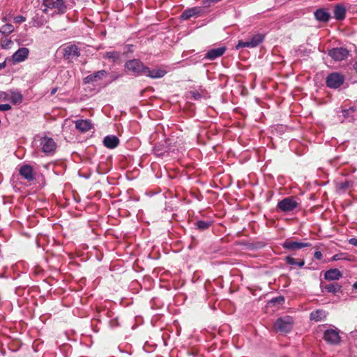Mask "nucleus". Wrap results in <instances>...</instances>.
Here are the masks:
<instances>
[{
    "label": "nucleus",
    "instance_id": "nucleus-46",
    "mask_svg": "<svg viewBox=\"0 0 357 357\" xmlns=\"http://www.w3.org/2000/svg\"><path fill=\"white\" fill-rule=\"evenodd\" d=\"M331 260H332V261L335 260V256H333V257H331Z\"/></svg>",
    "mask_w": 357,
    "mask_h": 357
},
{
    "label": "nucleus",
    "instance_id": "nucleus-7",
    "mask_svg": "<svg viewBox=\"0 0 357 357\" xmlns=\"http://www.w3.org/2000/svg\"><path fill=\"white\" fill-rule=\"evenodd\" d=\"M40 146L43 153L51 154L55 151L56 144L52 138L44 137L40 139Z\"/></svg>",
    "mask_w": 357,
    "mask_h": 357
},
{
    "label": "nucleus",
    "instance_id": "nucleus-32",
    "mask_svg": "<svg viewBox=\"0 0 357 357\" xmlns=\"http://www.w3.org/2000/svg\"><path fill=\"white\" fill-rule=\"evenodd\" d=\"M189 95L190 97L194 98L195 100H199L202 98V95L199 92L197 91H191L189 92Z\"/></svg>",
    "mask_w": 357,
    "mask_h": 357
},
{
    "label": "nucleus",
    "instance_id": "nucleus-29",
    "mask_svg": "<svg viewBox=\"0 0 357 357\" xmlns=\"http://www.w3.org/2000/svg\"><path fill=\"white\" fill-rule=\"evenodd\" d=\"M196 225L197 228L199 229L200 230H205L209 227L210 222L203 220H199L197 222Z\"/></svg>",
    "mask_w": 357,
    "mask_h": 357
},
{
    "label": "nucleus",
    "instance_id": "nucleus-48",
    "mask_svg": "<svg viewBox=\"0 0 357 357\" xmlns=\"http://www.w3.org/2000/svg\"><path fill=\"white\" fill-rule=\"evenodd\" d=\"M335 257H336V260H337V259H340V258H339V257L337 258V255H335Z\"/></svg>",
    "mask_w": 357,
    "mask_h": 357
},
{
    "label": "nucleus",
    "instance_id": "nucleus-5",
    "mask_svg": "<svg viewBox=\"0 0 357 357\" xmlns=\"http://www.w3.org/2000/svg\"><path fill=\"white\" fill-rule=\"evenodd\" d=\"M298 206V203L294 197H286L278 203L277 207L280 211L287 213L292 211Z\"/></svg>",
    "mask_w": 357,
    "mask_h": 357
},
{
    "label": "nucleus",
    "instance_id": "nucleus-25",
    "mask_svg": "<svg viewBox=\"0 0 357 357\" xmlns=\"http://www.w3.org/2000/svg\"><path fill=\"white\" fill-rule=\"evenodd\" d=\"M286 261L287 264H289L290 265L298 266L299 267H302L305 264L304 260H303V259L298 260V259L291 257H287Z\"/></svg>",
    "mask_w": 357,
    "mask_h": 357
},
{
    "label": "nucleus",
    "instance_id": "nucleus-33",
    "mask_svg": "<svg viewBox=\"0 0 357 357\" xmlns=\"http://www.w3.org/2000/svg\"><path fill=\"white\" fill-rule=\"evenodd\" d=\"M25 20H26V18L24 16H22V15L16 16L14 18V22L15 23H17V24H20V23L23 22H24Z\"/></svg>",
    "mask_w": 357,
    "mask_h": 357
},
{
    "label": "nucleus",
    "instance_id": "nucleus-38",
    "mask_svg": "<svg viewBox=\"0 0 357 357\" xmlns=\"http://www.w3.org/2000/svg\"><path fill=\"white\" fill-rule=\"evenodd\" d=\"M349 242L350 244L357 246V239L356 238H352L349 239Z\"/></svg>",
    "mask_w": 357,
    "mask_h": 357
},
{
    "label": "nucleus",
    "instance_id": "nucleus-20",
    "mask_svg": "<svg viewBox=\"0 0 357 357\" xmlns=\"http://www.w3.org/2000/svg\"><path fill=\"white\" fill-rule=\"evenodd\" d=\"M102 57L105 59H107L112 62H118L121 58V53L116 51L107 52L104 53Z\"/></svg>",
    "mask_w": 357,
    "mask_h": 357
},
{
    "label": "nucleus",
    "instance_id": "nucleus-39",
    "mask_svg": "<svg viewBox=\"0 0 357 357\" xmlns=\"http://www.w3.org/2000/svg\"><path fill=\"white\" fill-rule=\"evenodd\" d=\"M328 55L332 58L335 59V49H331L328 52Z\"/></svg>",
    "mask_w": 357,
    "mask_h": 357
},
{
    "label": "nucleus",
    "instance_id": "nucleus-10",
    "mask_svg": "<svg viewBox=\"0 0 357 357\" xmlns=\"http://www.w3.org/2000/svg\"><path fill=\"white\" fill-rule=\"evenodd\" d=\"M29 54V50L26 47H22L17 50L12 56L13 62L20 63L25 61Z\"/></svg>",
    "mask_w": 357,
    "mask_h": 357
},
{
    "label": "nucleus",
    "instance_id": "nucleus-1",
    "mask_svg": "<svg viewBox=\"0 0 357 357\" xmlns=\"http://www.w3.org/2000/svg\"><path fill=\"white\" fill-rule=\"evenodd\" d=\"M43 6L45 7L43 10L44 13H47L51 10L52 15L63 13L66 9L63 0H43Z\"/></svg>",
    "mask_w": 357,
    "mask_h": 357
},
{
    "label": "nucleus",
    "instance_id": "nucleus-12",
    "mask_svg": "<svg viewBox=\"0 0 357 357\" xmlns=\"http://www.w3.org/2000/svg\"><path fill=\"white\" fill-rule=\"evenodd\" d=\"M202 11V10L201 8L193 7V8H191L184 10L181 15V18L183 20H186L190 19V17H197V16L200 15Z\"/></svg>",
    "mask_w": 357,
    "mask_h": 357
},
{
    "label": "nucleus",
    "instance_id": "nucleus-15",
    "mask_svg": "<svg viewBox=\"0 0 357 357\" xmlns=\"http://www.w3.org/2000/svg\"><path fill=\"white\" fill-rule=\"evenodd\" d=\"M4 94V99L10 100L13 104H19L23 99L22 95L19 91H10Z\"/></svg>",
    "mask_w": 357,
    "mask_h": 357
},
{
    "label": "nucleus",
    "instance_id": "nucleus-24",
    "mask_svg": "<svg viewBox=\"0 0 357 357\" xmlns=\"http://www.w3.org/2000/svg\"><path fill=\"white\" fill-rule=\"evenodd\" d=\"M349 294L346 288L342 289L341 287H337L336 286V297L342 300H346Z\"/></svg>",
    "mask_w": 357,
    "mask_h": 357
},
{
    "label": "nucleus",
    "instance_id": "nucleus-2",
    "mask_svg": "<svg viewBox=\"0 0 357 357\" xmlns=\"http://www.w3.org/2000/svg\"><path fill=\"white\" fill-rule=\"evenodd\" d=\"M125 69L135 76L144 75L146 66L139 59H131L126 62Z\"/></svg>",
    "mask_w": 357,
    "mask_h": 357
},
{
    "label": "nucleus",
    "instance_id": "nucleus-22",
    "mask_svg": "<svg viewBox=\"0 0 357 357\" xmlns=\"http://www.w3.org/2000/svg\"><path fill=\"white\" fill-rule=\"evenodd\" d=\"M349 55V51L344 47H336V61L343 60Z\"/></svg>",
    "mask_w": 357,
    "mask_h": 357
},
{
    "label": "nucleus",
    "instance_id": "nucleus-13",
    "mask_svg": "<svg viewBox=\"0 0 357 357\" xmlns=\"http://www.w3.org/2000/svg\"><path fill=\"white\" fill-rule=\"evenodd\" d=\"M166 73L165 70L161 68L150 69L149 67L146 66L144 75L153 79H157L164 77Z\"/></svg>",
    "mask_w": 357,
    "mask_h": 357
},
{
    "label": "nucleus",
    "instance_id": "nucleus-6",
    "mask_svg": "<svg viewBox=\"0 0 357 357\" xmlns=\"http://www.w3.org/2000/svg\"><path fill=\"white\" fill-rule=\"evenodd\" d=\"M63 55L64 59L71 61L80 56V50L77 45L69 43L63 47Z\"/></svg>",
    "mask_w": 357,
    "mask_h": 357
},
{
    "label": "nucleus",
    "instance_id": "nucleus-28",
    "mask_svg": "<svg viewBox=\"0 0 357 357\" xmlns=\"http://www.w3.org/2000/svg\"><path fill=\"white\" fill-rule=\"evenodd\" d=\"M327 86L335 89V73H331L326 79Z\"/></svg>",
    "mask_w": 357,
    "mask_h": 357
},
{
    "label": "nucleus",
    "instance_id": "nucleus-3",
    "mask_svg": "<svg viewBox=\"0 0 357 357\" xmlns=\"http://www.w3.org/2000/svg\"><path fill=\"white\" fill-rule=\"evenodd\" d=\"M264 39V36L261 33H257L251 37V38L247 41H243L241 40H238V44L236 46V50H239L241 48L248 47V48H254L258 46L260 43L263 42Z\"/></svg>",
    "mask_w": 357,
    "mask_h": 357
},
{
    "label": "nucleus",
    "instance_id": "nucleus-17",
    "mask_svg": "<svg viewBox=\"0 0 357 357\" xmlns=\"http://www.w3.org/2000/svg\"><path fill=\"white\" fill-rule=\"evenodd\" d=\"M119 144V139L114 135H107L103 139V144L109 149H114Z\"/></svg>",
    "mask_w": 357,
    "mask_h": 357
},
{
    "label": "nucleus",
    "instance_id": "nucleus-11",
    "mask_svg": "<svg viewBox=\"0 0 357 357\" xmlns=\"http://www.w3.org/2000/svg\"><path fill=\"white\" fill-rule=\"evenodd\" d=\"M20 176L28 181H33L34 177L33 169L29 165H22L19 171Z\"/></svg>",
    "mask_w": 357,
    "mask_h": 357
},
{
    "label": "nucleus",
    "instance_id": "nucleus-9",
    "mask_svg": "<svg viewBox=\"0 0 357 357\" xmlns=\"http://www.w3.org/2000/svg\"><path fill=\"white\" fill-rule=\"evenodd\" d=\"M107 73L105 70H98L93 74L86 76L84 78V82L89 84H94L105 77Z\"/></svg>",
    "mask_w": 357,
    "mask_h": 357
},
{
    "label": "nucleus",
    "instance_id": "nucleus-23",
    "mask_svg": "<svg viewBox=\"0 0 357 357\" xmlns=\"http://www.w3.org/2000/svg\"><path fill=\"white\" fill-rule=\"evenodd\" d=\"M324 338L328 343L333 344L335 342V330H327L324 333Z\"/></svg>",
    "mask_w": 357,
    "mask_h": 357
},
{
    "label": "nucleus",
    "instance_id": "nucleus-4",
    "mask_svg": "<svg viewBox=\"0 0 357 357\" xmlns=\"http://www.w3.org/2000/svg\"><path fill=\"white\" fill-rule=\"evenodd\" d=\"M275 328L280 333L289 332L293 326V319L289 316H285L277 319L275 323Z\"/></svg>",
    "mask_w": 357,
    "mask_h": 357
},
{
    "label": "nucleus",
    "instance_id": "nucleus-18",
    "mask_svg": "<svg viewBox=\"0 0 357 357\" xmlns=\"http://www.w3.org/2000/svg\"><path fill=\"white\" fill-rule=\"evenodd\" d=\"M314 17L316 20L319 22H328L330 18V15L328 12L325 11L324 9H318L314 12Z\"/></svg>",
    "mask_w": 357,
    "mask_h": 357
},
{
    "label": "nucleus",
    "instance_id": "nucleus-14",
    "mask_svg": "<svg viewBox=\"0 0 357 357\" xmlns=\"http://www.w3.org/2000/svg\"><path fill=\"white\" fill-rule=\"evenodd\" d=\"M225 51L226 47H220L218 48L210 50L206 54L205 58L208 60L213 61L216 58L221 56L225 52Z\"/></svg>",
    "mask_w": 357,
    "mask_h": 357
},
{
    "label": "nucleus",
    "instance_id": "nucleus-35",
    "mask_svg": "<svg viewBox=\"0 0 357 357\" xmlns=\"http://www.w3.org/2000/svg\"><path fill=\"white\" fill-rule=\"evenodd\" d=\"M10 43H12V41L10 40L6 39V40L2 41L1 46H2L3 48L6 49V48H8L9 47V45Z\"/></svg>",
    "mask_w": 357,
    "mask_h": 357
},
{
    "label": "nucleus",
    "instance_id": "nucleus-8",
    "mask_svg": "<svg viewBox=\"0 0 357 357\" xmlns=\"http://www.w3.org/2000/svg\"><path fill=\"white\" fill-rule=\"evenodd\" d=\"M311 244L310 243H302L298 241H293L291 240L287 239L282 243V247L288 250L294 251L300 250L303 248L310 247Z\"/></svg>",
    "mask_w": 357,
    "mask_h": 357
},
{
    "label": "nucleus",
    "instance_id": "nucleus-27",
    "mask_svg": "<svg viewBox=\"0 0 357 357\" xmlns=\"http://www.w3.org/2000/svg\"><path fill=\"white\" fill-rule=\"evenodd\" d=\"M14 27L11 24H6L0 27V32L5 35L13 33Z\"/></svg>",
    "mask_w": 357,
    "mask_h": 357
},
{
    "label": "nucleus",
    "instance_id": "nucleus-45",
    "mask_svg": "<svg viewBox=\"0 0 357 357\" xmlns=\"http://www.w3.org/2000/svg\"><path fill=\"white\" fill-rule=\"evenodd\" d=\"M353 288L357 289V282H355L354 284H353Z\"/></svg>",
    "mask_w": 357,
    "mask_h": 357
},
{
    "label": "nucleus",
    "instance_id": "nucleus-40",
    "mask_svg": "<svg viewBox=\"0 0 357 357\" xmlns=\"http://www.w3.org/2000/svg\"><path fill=\"white\" fill-rule=\"evenodd\" d=\"M335 334H336V344L340 340V336L339 335V331H337V329L336 328V332H335Z\"/></svg>",
    "mask_w": 357,
    "mask_h": 357
},
{
    "label": "nucleus",
    "instance_id": "nucleus-37",
    "mask_svg": "<svg viewBox=\"0 0 357 357\" xmlns=\"http://www.w3.org/2000/svg\"><path fill=\"white\" fill-rule=\"evenodd\" d=\"M339 185H340V187H339L340 189L344 190V189L347 188V187H348V182L341 183Z\"/></svg>",
    "mask_w": 357,
    "mask_h": 357
},
{
    "label": "nucleus",
    "instance_id": "nucleus-41",
    "mask_svg": "<svg viewBox=\"0 0 357 357\" xmlns=\"http://www.w3.org/2000/svg\"><path fill=\"white\" fill-rule=\"evenodd\" d=\"M342 277V273L337 269H336V280Z\"/></svg>",
    "mask_w": 357,
    "mask_h": 357
},
{
    "label": "nucleus",
    "instance_id": "nucleus-43",
    "mask_svg": "<svg viewBox=\"0 0 357 357\" xmlns=\"http://www.w3.org/2000/svg\"><path fill=\"white\" fill-rule=\"evenodd\" d=\"M354 68L355 70H356V73H357V61L354 63Z\"/></svg>",
    "mask_w": 357,
    "mask_h": 357
},
{
    "label": "nucleus",
    "instance_id": "nucleus-16",
    "mask_svg": "<svg viewBox=\"0 0 357 357\" xmlns=\"http://www.w3.org/2000/svg\"><path fill=\"white\" fill-rule=\"evenodd\" d=\"M75 128L82 132L89 131L92 128V124L89 120L82 119L75 121Z\"/></svg>",
    "mask_w": 357,
    "mask_h": 357
},
{
    "label": "nucleus",
    "instance_id": "nucleus-44",
    "mask_svg": "<svg viewBox=\"0 0 357 357\" xmlns=\"http://www.w3.org/2000/svg\"><path fill=\"white\" fill-rule=\"evenodd\" d=\"M56 91V89H53L51 91V94H54Z\"/></svg>",
    "mask_w": 357,
    "mask_h": 357
},
{
    "label": "nucleus",
    "instance_id": "nucleus-36",
    "mask_svg": "<svg viewBox=\"0 0 357 357\" xmlns=\"http://www.w3.org/2000/svg\"><path fill=\"white\" fill-rule=\"evenodd\" d=\"M314 257L315 259L320 260L322 258V254L319 251H316L314 254Z\"/></svg>",
    "mask_w": 357,
    "mask_h": 357
},
{
    "label": "nucleus",
    "instance_id": "nucleus-34",
    "mask_svg": "<svg viewBox=\"0 0 357 357\" xmlns=\"http://www.w3.org/2000/svg\"><path fill=\"white\" fill-rule=\"evenodd\" d=\"M11 109V106L9 104H0V111H8Z\"/></svg>",
    "mask_w": 357,
    "mask_h": 357
},
{
    "label": "nucleus",
    "instance_id": "nucleus-30",
    "mask_svg": "<svg viewBox=\"0 0 357 357\" xmlns=\"http://www.w3.org/2000/svg\"><path fill=\"white\" fill-rule=\"evenodd\" d=\"M344 77L342 75L336 73V89L344 84Z\"/></svg>",
    "mask_w": 357,
    "mask_h": 357
},
{
    "label": "nucleus",
    "instance_id": "nucleus-26",
    "mask_svg": "<svg viewBox=\"0 0 357 357\" xmlns=\"http://www.w3.org/2000/svg\"><path fill=\"white\" fill-rule=\"evenodd\" d=\"M320 287L323 292H331L335 293V284H326L321 281Z\"/></svg>",
    "mask_w": 357,
    "mask_h": 357
},
{
    "label": "nucleus",
    "instance_id": "nucleus-19",
    "mask_svg": "<svg viewBox=\"0 0 357 357\" xmlns=\"http://www.w3.org/2000/svg\"><path fill=\"white\" fill-rule=\"evenodd\" d=\"M326 313L323 310H317L310 313V319L314 321H319L326 317Z\"/></svg>",
    "mask_w": 357,
    "mask_h": 357
},
{
    "label": "nucleus",
    "instance_id": "nucleus-31",
    "mask_svg": "<svg viewBox=\"0 0 357 357\" xmlns=\"http://www.w3.org/2000/svg\"><path fill=\"white\" fill-rule=\"evenodd\" d=\"M324 278L327 280H335V269H330L326 271L324 274Z\"/></svg>",
    "mask_w": 357,
    "mask_h": 357
},
{
    "label": "nucleus",
    "instance_id": "nucleus-21",
    "mask_svg": "<svg viewBox=\"0 0 357 357\" xmlns=\"http://www.w3.org/2000/svg\"><path fill=\"white\" fill-rule=\"evenodd\" d=\"M346 8L342 4H336V20H342L345 18Z\"/></svg>",
    "mask_w": 357,
    "mask_h": 357
},
{
    "label": "nucleus",
    "instance_id": "nucleus-47",
    "mask_svg": "<svg viewBox=\"0 0 357 357\" xmlns=\"http://www.w3.org/2000/svg\"><path fill=\"white\" fill-rule=\"evenodd\" d=\"M348 86V84H345V85L344 86V88H346Z\"/></svg>",
    "mask_w": 357,
    "mask_h": 357
},
{
    "label": "nucleus",
    "instance_id": "nucleus-42",
    "mask_svg": "<svg viewBox=\"0 0 357 357\" xmlns=\"http://www.w3.org/2000/svg\"><path fill=\"white\" fill-rule=\"evenodd\" d=\"M5 66H6L5 62L1 63H0V69L3 68L5 67Z\"/></svg>",
    "mask_w": 357,
    "mask_h": 357
}]
</instances>
